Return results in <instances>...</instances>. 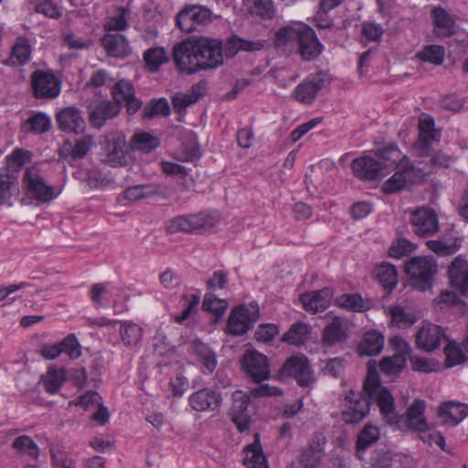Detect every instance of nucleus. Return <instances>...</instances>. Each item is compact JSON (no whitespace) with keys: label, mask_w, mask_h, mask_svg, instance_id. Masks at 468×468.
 I'll return each mask as SVG.
<instances>
[{"label":"nucleus","mask_w":468,"mask_h":468,"mask_svg":"<svg viewBox=\"0 0 468 468\" xmlns=\"http://www.w3.org/2000/svg\"><path fill=\"white\" fill-rule=\"evenodd\" d=\"M371 402L364 391L349 389L343 399L341 420L346 425L361 422L369 413Z\"/></svg>","instance_id":"obj_4"},{"label":"nucleus","mask_w":468,"mask_h":468,"mask_svg":"<svg viewBox=\"0 0 468 468\" xmlns=\"http://www.w3.org/2000/svg\"><path fill=\"white\" fill-rule=\"evenodd\" d=\"M310 333V326L303 322L294 323L282 335V341L293 346L304 344Z\"/></svg>","instance_id":"obj_41"},{"label":"nucleus","mask_w":468,"mask_h":468,"mask_svg":"<svg viewBox=\"0 0 468 468\" xmlns=\"http://www.w3.org/2000/svg\"><path fill=\"white\" fill-rule=\"evenodd\" d=\"M112 97V102L117 103L122 111V103H124L129 98L135 94L133 84L125 80L117 81L111 91Z\"/></svg>","instance_id":"obj_45"},{"label":"nucleus","mask_w":468,"mask_h":468,"mask_svg":"<svg viewBox=\"0 0 468 468\" xmlns=\"http://www.w3.org/2000/svg\"><path fill=\"white\" fill-rule=\"evenodd\" d=\"M101 42L108 57L124 58L132 53L129 41L122 34L108 33L101 37Z\"/></svg>","instance_id":"obj_21"},{"label":"nucleus","mask_w":468,"mask_h":468,"mask_svg":"<svg viewBox=\"0 0 468 468\" xmlns=\"http://www.w3.org/2000/svg\"><path fill=\"white\" fill-rule=\"evenodd\" d=\"M351 167L357 178L367 181L376 180L383 171L382 163L370 156H360L354 159Z\"/></svg>","instance_id":"obj_20"},{"label":"nucleus","mask_w":468,"mask_h":468,"mask_svg":"<svg viewBox=\"0 0 468 468\" xmlns=\"http://www.w3.org/2000/svg\"><path fill=\"white\" fill-rule=\"evenodd\" d=\"M31 55V46L28 40L24 37H18L14 44L10 57L5 64L11 66H20L27 63Z\"/></svg>","instance_id":"obj_34"},{"label":"nucleus","mask_w":468,"mask_h":468,"mask_svg":"<svg viewBox=\"0 0 468 468\" xmlns=\"http://www.w3.org/2000/svg\"><path fill=\"white\" fill-rule=\"evenodd\" d=\"M404 271L413 288L427 291L432 287L438 265L433 257L415 256L404 263Z\"/></svg>","instance_id":"obj_3"},{"label":"nucleus","mask_w":468,"mask_h":468,"mask_svg":"<svg viewBox=\"0 0 468 468\" xmlns=\"http://www.w3.org/2000/svg\"><path fill=\"white\" fill-rule=\"evenodd\" d=\"M302 33V26L297 27H284L279 29L276 34V44L277 46H287L297 43V40Z\"/></svg>","instance_id":"obj_53"},{"label":"nucleus","mask_w":468,"mask_h":468,"mask_svg":"<svg viewBox=\"0 0 468 468\" xmlns=\"http://www.w3.org/2000/svg\"><path fill=\"white\" fill-rule=\"evenodd\" d=\"M437 415L445 425L456 426L468 416V405L453 400L441 403Z\"/></svg>","instance_id":"obj_25"},{"label":"nucleus","mask_w":468,"mask_h":468,"mask_svg":"<svg viewBox=\"0 0 468 468\" xmlns=\"http://www.w3.org/2000/svg\"><path fill=\"white\" fill-rule=\"evenodd\" d=\"M445 56V49L440 45H428L425 46L420 52L417 54L421 61L431 63L435 66H440L443 63Z\"/></svg>","instance_id":"obj_48"},{"label":"nucleus","mask_w":468,"mask_h":468,"mask_svg":"<svg viewBox=\"0 0 468 468\" xmlns=\"http://www.w3.org/2000/svg\"><path fill=\"white\" fill-rule=\"evenodd\" d=\"M62 352H65L71 359H77L81 356V347L75 335L70 334L60 342Z\"/></svg>","instance_id":"obj_62"},{"label":"nucleus","mask_w":468,"mask_h":468,"mask_svg":"<svg viewBox=\"0 0 468 468\" xmlns=\"http://www.w3.org/2000/svg\"><path fill=\"white\" fill-rule=\"evenodd\" d=\"M329 83L330 79L324 72L312 75L295 88L293 97L301 103L311 104L316 98L318 92Z\"/></svg>","instance_id":"obj_14"},{"label":"nucleus","mask_w":468,"mask_h":468,"mask_svg":"<svg viewBox=\"0 0 468 468\" xmlns=\"http://www.w3.org/2000/svg\"><path fill=\"white\" fill-rule=\"evenodd\" d=\"M363 391L367 399L375 400L379 408L382 417L388 422H397L394 398L388 388L384 387L376 368L368 367L367 378L363 384Z\"/></svg>","instance_id":"obj_2"},{"label":"nucleus","mask_w":468,"mask_h":468,"mask_svg":"<svg viewBox=\"0 0 468 468\" xmlns=\"http://www.w3.org/2000/svg\"><path fill=\"white\" fill-rule=\"evenodd\" d=\"M321 461V451L314 445H310L301 452L298 464L303 468H317Z\"/></svg>","instance_id":"obj_54"},{"label":"nucleus","mask_w":468,"mask_h":468,"mask_svg":"<svg viewBox=\"0 0 468 468\" xmlns=\"http://www.w3.org/2000/svg\"><path fill=\"white\" fill-rule=\"evenodd\" d=\"M378 157L379 160L378 161L382 163L383 170L396 164H399L398 165L399 167L402 161L408 160L405 157H401V154L395 144H391L385 148L379 149Z\"/></svg>","instance_id":"obj_47"},{"label":"nucleus","mask_w":468,"mask_h":468,"mask_svg":"<svg viewBox=\"0 0 468 468\" xmlns=\"http://www.w3.org/2000/svg\"><path fill=\"white\" fill-rule=\"evenodd\" d=\"M416 249V246L410 240L399 238L393 241L388 250V254L392 258L400 259L409 255Z\"/></svg>","instance_id":"obj_58"},{"label":"nucleus","mask_w":468,"mask_h":468,"mask_svg":"<svg viewBox=\"0 0 468 468\" xmlns=\"http://www.w3.org/2000/svg\"><path fill=\"white\" fill-rule=\"evenodd\" d=\"M89 122L93 128L101 129L107 121L115 118L120 107L112 101H94L88 106Z\"/></svg>","instance_id":"obj_16"},{"label":"nucleus","mask_w":468,"mask_h":468,"mask_svg":"<svg viewBox=\"0 0 468 468\" xmlns=\"http://www.w3.org/2000/svg\"><path fill=\"white\" fill-rule=\"evenodd\" d=\"M379 438L380 432L378 428L371 424H366L356 437V450L357 457L361 459V454L376 443Z\"/></svg>","instance_id":"obj_35"},{"label":"nucleus","mask_w":468,"mask_h":468,"mask_svg":"<svg viewBox=\"0 0 468 468\" xmlns=\"http://www.w3.org/2000/svg\"><path fill=\"white\" fill-rule=\"evenodd\" d=\"M441 140L440 130H435L434 120L431 116H424L419 120V137L414 144L415 151L419 156H428L433 143Z\"/></svg>","instance_id":"obj_13"},{"label":"nucleus","mask_w":468,"mask_h":468,"mask_svg":"<svg viewBox=\"0 0 468 468\" xmlns=\"http://www.w3.org/2000/svg\"><path fill=\"white\" fill-rule=\"evenodd\" d=\"M12 447L34 458H37L39 455L38 447L33 440L27 435L17 437L14 441Z\"/></svg>","instance_id":"obj_59"},{"label":"nucleus","mask_w":468,"mask_h":468,"mask_svg":"<svg viewBox=\"0 0 468 468\" xmlns=\"http://www.w3.org/2000/svg\"><path fill=\"white\" fill-rule=\"evenodd\" d=\"M43 385L47 392L54 394L59 390L66 379L64 367L57 369L54 367H48L47 373L42 377Z\"/></svg>","instance_id":"obj_40"},{"label":"nucleus","mask_w":468,"mask_h":468,"mask_svg":"<svg viewBox=\"0 0 468 468\" xmlns=\"http://www.w3.org/2000/svg\"><path fill=\"white\" fill-rule=\"evenodd\" d=\"M193 351L203 363L204 367L211 373L217 367V359L214 351L206 344L197 340L192 345Z\"/></svg>","instance_id":"obj_43"},{"label":"nucleus","mask_w":468,"mask_h":468,"mask_svg":"<svg viewBox=\"0 0 468 468\" xmlns=\"http://www.w3.org/2000/svg\"><path fill=\"white\" fill-rule=\"evenodd\" d=\"M173 59L188 75L215 69L223 65V40L209 37H189L175 45Z\"/></svg>","instance_id":"obj_1"},{"label":"nucleus","mask_w":468,"mask_h":468,"mask_svg":"<svg viewBox=\"0 0 468 468\" xmlns=\"http://www.w3.org/2000/svg\"><path fill=\"white\" fill-rule=\"evenodd\" d=\"M433 33L438 37H450L456 34L458 27L454 17L444 8L437 6L431 11Z\"/></svg>","instance_id":"obj_22"},{"label":"nucleus","mask_w":468,"mask_h":468,"mask_svg":"<svg viewBox=\"0 0 468 468\" xmlns=\"http://www.w3.org/2000/svg\"><path fill=\"white\" fill-rule=\"evenodd\" d=\"M170 112V105L166 99H153L144 108L143 118L152 119L159 115L166 117Z\"/></svg>","instance_id":"obj_46"},{"label":"nucleus","mask_w":468,"mask_h":468,"mask_svg":"<svg viewBox=\"0 0 468 468\" xmlns=\"http://www.w3.org/2000/svg\"><path fill=\"white\" fill-rule=\"evenodd\" d=\"M374 273L379 283L388 292H392L397 286L398 271L395 265L382 262L375 267Z\"/></svg>","instance_id":"obj_33"},{"label":"nucleus","mask_w":468,"mask_h":468,"mask_svg":"<svg viewBox=\"0 0 468 468\" xmlns=\"http://www.w3.org/2000/svg\"><path fill=\"white\" fill-rule=\"evenodd\" d=\"M445 367H452L466 362L468 354L465 353L462 345L450 341L444 348Z\"/></svg>","instance_id":"obj_44"},{"label":"nucleus","mask_w":468,"mask_h":468,"mask_svg":"<svg viewBox=\"0 0 468 468\" xmlns=\"http://www.w3.org/2000/svg\"><path fill=\"white\" fill-rule=\"evenodd\" d=\"M101 162L112 166L127 165V143L122 133L102 136L100 141Z\"/></svg>","instance_id":"obj_7"},{"label":"nucleus","mask_w":468,"mask_h":468,"mask_svg":"<svg viewBox=\"0 0 468 468\" xmlns=\"http://www.w3.org/2000/svg\"><path fill=\"white\" fill-rule=\"evenodd\" d=\"M392 463V457L385 449H376L370 457L372 468H389Z\"/></svg>","instance_id":"obj_63"},{"label":"nucleus","mask_w":468,"mask_h":468,"mask_svg":"<svg viewBox=\"0 0 468 468\" xmlns=\"http://www.w3.org/2000/svg\"><path fill=\"white\" fill-rule=\"evenodd\" d=\"M255 441L244 449L243 463L247 468H268L267 458L260 443L259 434H255Z\"/></svg>","instance_id":"obj_31"},{"label":"nucleus","mask_w":468,"mask_h":468,"mask_svg":"<svg viewBox=\"0 0 468 468\" xmlns=\"http://www.w3.org/2000/svg\"><path fill=\"white\" fill-rule=\"evenodd\" d=\"M189 225V232L193 233L198 229H209L218 221L219 216L217 213L200 212L197 214L186 215Z\"/></svg>","instance_id":"obj_37"},{"label":"nucleus","mask_w":468,"mask_h":468,"mask_svg":"<svg viewBox=\"0 0 468 468\" xmlns=\"http://www.w3.org/2000/svg\"><path fill=\"white\" fill-rule=\"evenodd\" d=\"M159 144V138L146 132L133 134L130 141V148L132 151H142L144 153L151 152L157 148Z\"/></svg>","instance_id":"obj_38"},{"label":"nucleus","mask_w":468,"mask_h":468,"mask_svg":"<svg viewBox=\"0 0 468 468\" xmlns=\"http://www.w3.org/2000/svg\"><path fill=\"white\" fill-rule=\"evenodd\" d=\"M251 12L262 18H271L274 7L271 0H248Z\"/></svg>","instance_id":"obj_61"},{"label":"nucleus","mask_w":468,"mask_h":468,"mask_svg":"<svg viewBox=\"0 0 468 468\" xmlns=\"http://www.w3.org/2000/svg\"><path fill=\"white\" fill-rule=\"evenodd\" d=\"M57 122L60 130L64 132L82 133L85 129V121L80 111L75 107H67L57 114Z\"/></svg>","instance_id":"obj_26"},{"label":"nucleus","mask_w":468,"mask_h":468,"mask_svg":"<svg viewBox=\"0 0 468 468\" xmlns=\"http://www.w3.org/2000/svg\"><path fill=\"white\" fill-rule=\"evenodd\" d=\"M119 333L122 344L127 348H133L140 343L144 328L133 322L125 321L121 324Z\"/></svg>","instance_id":"obj_36"},{"label":"nucleus","mask_w":468,"mask_h":468,"mask_svg":"<svg viewBox=\"0 0 468 468\" xmlns=\"http://www.w3.org/2000/svg\"><path fill=\"white\" fill-rule=\"evenodd\" d=\"M400 164L399 170L382 185L385 194L389 195L400 191L407 182L412 180V175L415 172L413 165L410 160L402 161Z\"/></svg>","instance_id":"obj_23"},{"label":"nucleus","mask_w":468,"mask_h":468,"mask_svg":"<svg viewBox=\"0 0 468 468\" xmlns=\"http://www.w3.org/2000/svg\"><path fill=\"white\" fill-rule=\"evenodd\" d=\"M240 367L246 376L256 383L268 379L271 376L268 357L256 350H247L244 353Z\"/></svg>","instance_id":"obj_9"},{"label":"nucleus","mask_w":468,"mask_h":468,"mask_svg":"<svg viewBox=\"0 0 468 468\" xmlns=\"http://www.w3.org/2000/svg\"><path fill=\"white\" fill-rule=\"evenodd\" d=\"M448 275L451 285L461 295L468 297V261L456 258L449 267Z\"/></svg>","instance_id":"obj_24"},{"label":"nucleus","mask_w":468,"mask_h":468,"mask_svg":"<svg viewBox=\"0 0 468 468\" xmlns=\"http://www.w3.org/2000/svg\"><path fill=\"white\" fill-rule=\"evenodd\" d=\"M228 305L229 304L226 300L218 298L212 292L205 294L202 303L203 310L215 314L218 318L224 314Z\"/></svg>","instance_id":"obj_51"},{"label":"nucleus","mask_w":468,"mask_h":468,"mask_svg":"<svg viewBox=\"0 0 468 468\" xmlns=\"http://www.w3.org/2000/svg\"><path fill=\"white\" fill-rule=\"evenodd\" d=\"M144 59L149 69L155 72L162 64L167 61V57L163 48H151L144 52Z\"/></svg>","instance_id":"obj_52"},{"label":"nucleus","mask_w":468,"mask_h":468,"mask_svg":"<svg viewBox=\"0 0 468 468\" xmlns=\"http://www.w3.org/2000/svg\"><path fill=\"white\" fill-rule=\"evenodd\" d=\"M344 324L345 321L343 318L335 316L324 328L322 341L324 346H335L347 338V333Z\"/></svg>","instance_id":"obj_28"},{"label":"nucleus","mask_w":468,"mask_h":468,"mask_svg":"<svg viewBox=\"0 0 468 468\" xmlns=\"http://www.w3.org/2000/svg\"><path fill=\"white\" fill-rule=\"evenodd\" d=\"M51 127L50 118L42 112H37L28 118L22 125L23 132L28 133H44Z\"/></svg>","instance_id":"obj_39"},{"label":"nucleus","mask_w":468,"mask_h":468,"mask_svg":"<svg viewBox=\"0 0 468 468\" xmlns=\"http://www.w3.org/2000/svg\"><path fill=\"white\" fill-rule=\"evenodd\" d=\"M419 438L424 442L431 445L436 444L439 446L443 452H450V450L446 446L444 436L439 431H430V429L424 431L422 433H420Z\"/></svg>","instance_id":"obj_64"},{"label":"nucleus","mask_w":468,"mask_h":468,"mask_svg":"<svg viewBox=\"0 0 468 468\" xmlns=\"http://www.w3.org/2000/svg\"><path fill=\"white\" fill-rule=\"evenodd\" d=\"M406 357L403 355H393L384 357L379 364L382 373L388 376L398 375L405 367Z\"/></svg>","instance_id":"obj_50"},{"label":"nucleus","mask_w":468,"mask_h":468,"mask_svg":"<svg viewBox=\"0 0 468 468\" xmlns=\"http://www.w3.org/2000/svg\"><path fill=\"white\" fill-rule=\"evenodd\" d=\"M154 196L166 197L167 187L163 185H137L128 187L123 193L124 198L130 201H137Z\"/></svg>","instance_id":"obj_30"},{"label":"nucleus","mask_w":468,"mask_h":468,"mask_svg":"<svg viewBox=\"0 0 468 468\" xmlns=\"http://www.w3.org/2000/svg\"><path fill=\"white\" fill-rule=\"evenodd\" d=\"M129 15V10L125 7H121L119 9V13L108 19V21L104 24V28L107 31H122L125 30L129 24L127 20V16Z\"/></svg>","instance_id":"obj_55"},{"label":"nucleus","mask_w":468,"mask_h":468,"mask_svg":"<svg viewBox=\"0 0 468 468\" xmlns=\"http://www.w3.org/2000/svg\"><path fill=\"white\" fill-rule=\"evenodd\" d=\"M410 222L412 231L420 237H430L439 231L438 216L431 208L421 207L412 211Z\"/></svg>","instance_id":"obj_12"},{"label":"nucleus","mask_w":468,"mask_h":468,"mask_svg":"<svg viewBox=\"0 0 468 468\" xmlns=\"http://www.w3.org/2000/svg\"><path fill=\"white\" fill-rule=\"evenodd\" d=\"M211 10L203 5H186L176 16L180 30L192 33L211 22Z\"/></svg>","instance_id":"obj_8"},{"label":"nucleus","mask_w":468,"mask_h":468,"mask_svg":"<svg viewBox=\"0 0 468 468\" xmlns=\"http://www.w3.org/2000/svg\"><path fill=\"white\" fill-rule=\"evenodd\" d=\"M52 463L56 468H76L74 460L60 444H51L49 447Z\"/></svg>","instance_id":"obj_49"},{"label":"nucleus","mask_w":468,"mask_h":468,"mask_svg":"<svg viewBox=\"0 0 468 468\" xmlns=\"http://www.w3.org/2000/svg\"><path fill=\"white\" fill-rule=\"evenodd\" d=\"M23 183L28 195L41 203L48 202L55 197L54 187L46 184L44 178L35 167L26 169Z\"/></svg>","instance_id":"obj_11"},{"label":"nucleus","mask_w":468,"mask_h":468,"mask_svg":"<svg viewBox=\"0 0 468 468\" xmlns=\"http://www.w3.org/2000/svg\"><path fill=\"white\" fill-rule=\"evenodd\" d=\"M332 296V290L325 287L320 291L303 293L300 300L306 311L318 313L324 311L329 306Z\"/></svg>","instance_id":"obj_27"},{"label":"nucleus","mask_w":468,"mask_h":468,"mask_svg":"<svg viewBox=\"0 0 468 468\" xmlns=\"http://www.w3.org/2000/svg\"><path fill=\"white\" fill-rule=\"evenodd\" d=\"M16 190V179L8 174H0V205L7 203Z\"/></svg>","instance_id":"obj_56"},{"label":"nucleus","mask_w":468,"mask_h":468,"mask_svg":"<svg viewBox=\"0 0 468 468\" xmlns=\"http://www.w3.org/2000/svg\"><path fill=\"white\" fill-rule=\"evenodd\" d=\"M259 317L260 309L256 303L237 306L229 316L227 333L231 335H242L252 328Z\"/></svg>","instance_id":"obj_5"},{"label":"nucleus","mask_w":468,"mask_h":468,"mask_svg":"<svg viewBox=\"0 0 468 468\" xmlns=\"http://www.w3.org/2000/svg\"><path fill=\"white\" fill-rule=\"evenodd\" d=\"M384 346V336L377 332H367L362 341L357 346V352L360 356H373L378 355Z\"/></svg>","instance_id":"obj_32"},{"label":"nucleus","mask_w":468,"mask_h":468,"mask_svg":"<svg viewBox=\"0 0 468 468\" xmlns=\"http://www.w3.org/2000/svg\"><path fill=\"white\" fill-rule=\"evenodd\" d=\"M336 303L348 311L361 312L364 309V303L358 294H343L336 299Z\"/></svg>","instance_id":"obj_60"},{"label":"nucleus","mask_w":468,"mask_h":468,"mask_svg":"<svg viewBox=\"0 0 468 468\" xmlns=\"http://www.w3.org/2000/svg\"><path fill=\"white\" fill-rule=\"evenodd\" d=\"M181 155L183 161H193L201 155L197 135L191 131L185 133L183 135Z\"/></svg>","instance_id":"obj_42"},{"label":"nucleus","mask_w":468,"mask_h":468,"mask_svg":"<svg viewBox=\"0 0 468 468\" xmlns=\"http://www.w3.org/2000/svg\"><path fill=\"white\" fill-rule=\"evenodd\" d=\"M298 52L304 60H313L318 57L323 45L320 43L313 28L302 26V33L297 40Z\"/></svg>","instance_id":"obj_18"},{"label":"nucleus","mask_w":468,"mask_h":468,"mask_svg":"<svg viewBox=\"0 0 468 468\" xmlns=\"http://www.w3.org/2000/svg\"><path fill=\"white\" fill-rule=\"evenodd\" d=\"M415 338L418 348L425 352H432L441 346L442 340L447 339V336L441 326L426 324L417 331Z\"/></svg>","instance_id":"obj_17"},{"label":"nucleus","mask_w":468,"mask_h":468,"mask_svg":"<svg viewBox=\"0 0 468 468\" xmlns=\"http://www.w3.org/2000/svg\"><path fill=\"white\" fill-rule=\"evenodd\" d=\"M278 374L282 378H293L301 387H310L315 382L310 361L304 355L292 356L287 358Z\"/></svg>","instance_id":"obj_6"},{"label":"nucleus","mask_w":468,"mask_h":468,"mask_svg":"<svg viewBox=\"0 0 468 468\" xmlns=\"http://www.w3.org/2000/svg\"><path fill=\"white\" fill-rule=\"evenodd\" d=\"M188 402L190 407L196 411H212L219 408L222 397L220 393L206 388L193 393L189 397Z\"/></svg>","instance_id":"obj_19"},{"label":"nucleus","mask_w":468,"mask_h":468,"mask_svg":"<svg viewBox=\"0 0 468 468\" xmlns=\"http://www.w3.org/2000/svg\"><path fill=\"white\" fill-rule=\"evenodd\" d=\"M232 399L233 404L229 411L231 420L240 432L248 431L251 423V417L248 411L250 396L241 390H236Z\"/></svg>","instance_id":"obj_15"},{"label":"nucleus","mask_w":468,"mask_h":468,"mask_svg":"<svg viewBox=\"0 0 468 468\" xmlns=\"http://www.w3.org/2000/svg\"><path fill=\"white\" fill-rule=\"evenodd\" d=\"M391 321L399 327H408L417 321L415 314L407 313L402 307L396 306L390 310Z\"/></svg>","instance_id":"obj_57"},{"label":"nucleus","mask_w":468,"mask_h":468,"mask_svg":"<svg viewBox=\"0 0 468 468\" xmlns=\"http://www.w3.org/2000/svg\"><path fill=\"white\" fill-rule=\"evenodd\" d=\"M425 402L421 399H415L405 414L406 426L422 433L429 426L424 418Z\"/></svg>","instance_id":"obj_29"},{"label":"nucleus","mask_w":468,"mask_h":468,"mask_svg":"<svg viewBox=\"0 0 468 468\" xmlns=\"http://www.w3.org/2000/svg\"><path fill=\"white\" fill-rule=\"evenodd\" d=\"M30 79L33 94L37 99H54L60 93L61 83L52 72L37 69Z\"/></svg>","instance_id":"obj_10"}]
</instances>
